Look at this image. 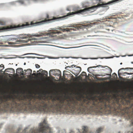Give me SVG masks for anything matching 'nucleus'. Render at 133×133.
Wrapping results in <instances>:
<instances>
[{
    "label": "nucleus",
    "mask_w": 133,
    "mask_h": 133,
    "mask_svg": "<svg viewBox=\"0 0 133 133\" xmlns=\"http://www.w3.org/2000/svg\"><path fill=\"white\" fill-rule=\"evenodd\" d=\"M77 73H79L80 71H81V68L80 67H77Z\"/></svg>",
    "instance_id": "a211bd4d"
},
{
    "label": "nucleus",
    "mask_w": 133,
    "mask_h": 133,
    "mask_svg": "<svg viewBox=\"0 0 133 133\" xmlns=\"http://www.w3.org/2000/svg\"><path fill=\"white\" fill-rule=\"evenodd\" d=\"M6 38V36H2L0 37V40H1L2 42H4Z\"/></svg>",
    "instance_id": "9d476101"
},
{
    "label": "nucleus",
    "mask_w": 133,
    "mask_h": 133,
    "mask_svg": "<svg viewBox=\"0 0 133 133\" xmlns=\"http://www.w3.org/2000/svg\"><path fill=\"white\" fill-rule=\"evenodd\" d=\"M103 128L101 127L98 128L97 131H96V133H100V132L103 131Z\"/></svg>",
    "instance_id": "4468645a"
},
{
    "label": "nucleus",
    "mask_w": 133,
    "mask_h": 133,
    "mask_svg": "<svg viewBox=\"0 0 133 133\" xmlns=\"http://www.w3.org/2000/svg\"><path fill=\"white\" fill-rule=\"evenodd\" d=\"M120 133L119 132V133Z\"/></svg>",
    "instance_id": "37998d69"
},
{
    "label": "nucleus",
    "mask_w": 133,
    "mask_h": 133,
    "mask_svg": "<svg viewBox=\"0 0 133 133\" xmlns=\"http://www.w3.org/2000/svg\"><path fill=\"white\" fill-rule=\"evenodd\" d=\"M24 65H25V63H24Z\"/></svg>",
    "instance_id": "a19ab883"
},
{
    "label": "nucleus",
    "mask_w": 133,
    "mask_h": 133,
    "mask_svg": "<svg viewBox=\"0 0 133 133\" xmlns=\"http://www.w3.org/2000/svg\"><path fill=\"white\" fill-rule=\"evenodd\" d=\"M5 24V22L4 21L0 20V25H4Z\"/></svg>",
    "instance_id": "2eb2a0df"
},
{
    "label": "nucleus",
    "mask_w": 133,
    "mask_h": 133,
    "mask_svg": "<svg viewBox=\"0 0 133 133\" xmlns=\"http://www.w3.org/2000/svg\"><path fill=\"white\" fill-rule=\"evenodd\" d=\"M73 27L74 28H76V29H79L81 28V26H79L77 27H76L75 26H73Z\"/></svg>",
    "instance_id": "aec40b11"
},
{
    "label": "nucleus",
    "mask_w": 133,
    "mask_h": 133,
    "mask_svg": "<svg viewBox=\"0 0 133 133\" xmlns=\"http://www.w3.org/2000/svg\"><path fill=\"white\" fill-rule=\"evenodd\" d=\"M56 71H57V74H55V73H53L52 74L53 75L55 76L57 75V76H59L61 77V72H60V70H58L52 69L50 70L49 71V76H50V75H51V74H50L51 73L53 72H55Z\"/></svg>",
    "instance_id": "20e7f679"
},
{
    "label": "nucleus",
    "mask_w": 133,
    "mask_h": 133,
    "mask_svg": "<svg viewBox=\"0 0 133 133\" xmlns=\"http://www.w3.org/2000/svg\"><path fill=\"white\" fill-rule=\"evenodd\" d=\"M46 18H51L49 16V15L48 14H46Z\"/></svg>",
    "instance_id": "a878e982"
},
{
    "label": "nucleus",
    "mask_w": 133,
    "mask_h": 133,
    "mask_svg": "<svg viewBox=\"0 0 133 133\" xmlns=\"http://www.w3.org/2000/svg\"><path fill=\"white\" fill-rule=\"evenodd\" d=\"M24 71L26 72V75L27 76H29L31 74V72H32L31 70L30 69H27L26 70H25Z\"/></svg>",
    "instance_id": "6e6552de"
},
{
    "label": "nucleus",
    "mask_w": 133,
    "mask_h": 133,
    "mask_svg": "<svg viewBox=\"0 0 133 133\" xmlns=\"http://www.w3.org/2000/svg\"><path fill=\"white\" fill-rule=\"evenodd\" d=\"M82 133H92V132H88V128L87 127L83 126L82 128Z\"/></svg>",
    "instance_id": "423d86ee"
},
{
    "label": "nucleus",
    "mask_w": 133,
    "mask_h": 133,
    "mask_svg": "<svg viewBox=\"0 0 133 133\" xmlns=\"http://www.w3.org/2000/svg\"><path fill=\"white\" fill-rule=\"evenodd\" d=\"M19 130H18V131H17V132H16V133H19Z\"/></svg>",
    "instance_id": "f704fd0d"
},
{
    "label": "nucleus",
    "mask_w": 133,
    "mask_h": 133,
    "mask_svg": "<svg viewBox=\"0 0 133 133\" xmlns=\"http://www.w3.org/2000/svg\"><path fill=\"white\" fill-rule=\"evenodd\" d=\"M18 74H19L20 75H23V72H21V73H18Z\"/></svg>",
    "instance_id": "bb28decb"
},
{
    "label": "nucleus",
    "mask_w": 133,
    "mask_h": 133,
    "mask_svg": "<svg viewBox=\"0 0 133 133\" xmlns=\"http://www.w3.org/2000/svg\"><path fill=\"white\" fill-rule=\"evenodd\" d=\"M23 132V133H24V132H25V130L23 131V132Z\"/></svg>",
    "instance_id": "c9c22d12"
},
{
    "label": "nucleus",
    "mask_w": 133,
    "mask_h": 133,
    "mask_svg": "<svg viewBox=\"0 0 133 133\" xmlns=\"http://www.w3.org/2000/svg\"><path fill=\"white\" fill-rule=\"evenodd\" d=\"M128 133H133V132H128Z\"/></svg>",
    "instance_id": "4c0bfd02"
},
{
    "label": "nucleus",
    "mask_w": 133,
    "mask_h": 133,
    "mask_svg": "<svg viewBox=\"0 0 133 133\" xmlns=\"http://www.w3.org/2000/svg\"><path fill=\"white\" fill-rule=\"evenodd\" d=\"M71 66H72V67H75V65H71Z\"/></svg>",
    "instance_id": "473e14b6"
},
{
    "label": "nucleus",
    "mask_w": 133,
    "mask_h": 133,
    "mask_svg": "<svg viewBox=\"0 0 133 133\" xmlns=\"http://www.w3.org/2000/svg\"><path fill=\"white\" fill-rule=\"evenodd\" d=\"M23 69L21 68H17L16 70V72L17 73H20L22 72H23Z\"/></svg>",
    "instance_id": "1a4fd4ad"
},
{
    "label": "nucleus",
    "mask_w": 133,
    "mask_h": 133,
    "mask_svg": "<svg viewBox=\"0 0 133 133\" xmlns=\"http://www.w3.org/2000/svg\"><path fill=\"white\" fill-rule=\"evenodd\" d=\"M70 30H74V29H69V28H66L65 29H63L62 30H61V31H62V32H65V31H70Z\"/></svg>",
    "instance_id": "ddd939ff"
},
{
    "label": "nucleus",
    "mask_w": 133,
    "mask_h": 133,
    "mask_svg": "<svg viewBox=\"0 0 133 133\" xmlns=\"http://www.w3.org/2000/svg\"><path fill=\"white\" fill-rule=\"evenodd\" d=\"M37 76H41V77L43 75H42V74H41V72H39V73L37 74Z\"/></svg>",
    "instance_id": "412c9836"
},
{
    "label": "nucleus",
    "mask_w": 133,
    "mask_h": 133,
    "mask_svg": "<svg viewBox=\"0 0 133 133\" xmlns=\"http://www.w3.org/2000/svg\"><path fill=\"white\" fill-rule=\"evenodd\" d=\"M101 67L102 68H104V67L103 66H102L100 65H98L96 66L90 67H89V68H88V70H89V69L90 68H96V67Z\"/></svg>",
    "instance_id": "f8f14e48"
},
{
    "label": "nucleus",
    "mask_w": 133,
    "mask_h": 133,
    "mask_svg": "<svg viewBox=\"0 0 133 133\" xmlns=\"http://www.w3.org/2000/svg\"><path fill=\"white\" fill-rule=\"evenodd\" d=\"M33 1H37L38 0H33Z\"/></svg>",
    "instance_id": "58836bf2"
},
{
    "label": "nucleus",
    "mask_w": 133,
    "mask_h": 133,
    "mask_svg": "<svg viewBox=\"0 0 133 133\" xmlns=\"http://www.w3.org/2000/svg\"><path fill=\"white\" fill-rule=\"evenodd\" d=\"M105 75H109V74H105Z\"/></svg>",
    "instance_id": "e433bc0d"
},
{
    "label": "nucleus",
    "mask_w": 133,
    "mask_h": 133,
    "mask_svg": "<svg viewBox=\"0 0 133 133\" xmlns=\"http://www.w3.org/2000/svg\"><path fill=\"white\" fill-rule=\"evenodd\" d=\"M133 70V68H122L121 69H120L119 70H118V74L119 73V71H121V70ZM125 73L127 74V75H131L133 74V72H132V73H128V72H125Z\"/></svg>",
    "instance_id": "39448f33"
},
{
    "label": "nucleus",
    "mask_w": 133,
    "mask_h": 133,
    "mask_svg": "<svg viewBox=\"0 0 133 133\" xmlns=\"http://www.w3.org/2000/svg\"><path fill=\"white\" fill-rule=\"evenodd\" d=\"M12 69V68H8V69H6V70H7L8 69Z\"/></svg>",
    "instance_id": "7c9ffc66"
},
{
    "label": "nucleus",
    "mask_w": 133,
    "mask_h": 133,
    "mask_svg": "<svg viewBox=\"0 0 133 133\" xmlns=\"http://www.w3.org/2000/svg\"><path fill=\"white\" fill-rule=\"evenodd\" d=\"M44 35H45V33L41 32L39 33L38 34H37L36 35H34V36L37 37H39V36H44Z\"/></svg>",
    "instance_id": "9b49d317"
},
{
    "label": "nucleus",
    "mask_w": 133,
    "mask_h": 133,
    "mask_svg": "<svg viewBox=\"0 0 133 133\" xmlns=\"http://www.w3.org/2000/svg\"><path fill=\"white\" fill-rule=\"evenodd\" d=\"M33 72H35V71H33Z\"/></svg>",
    "instance_id": "ea45409f"
},
{
    "label": "nucleus",
    "mask_w": 133,
    "mask_h": 133,
    "mask_svg": "<svg viewBox=\"0 0 133 133\" xmlns=\"http://www.w3.org/2000/svg\"><path fill=\"white\" fill-rule=\"evenodd\" d=\"M65 29L60 28L58 29L60 30V31H61V30H62L63 29Z\"/></svg>",
    "instance_id": "cd10ccee"
},
{
    "label": "nucleus",
    "mask_w": 133,
    "mask_h": 133,
    "mask_svg": "<svg viewBox=\"0 0 133 133\" xmlns=\"http://www.w3.org/2000/svg\"><path fill=\"white\" fill-rule=\"evenodd\" d=\"M18 38L20 39L18 40L16 38H13L9 39L8 40L11 41L8 42V43L9 45L15 44L22 43L23 42H28L29 40V38L24 36H18Z\"/></svg>",
    "instance_id": "7ed1b4c3"
},
{
    "label": "nucleus",
    "mask_w": 133,
    "mask_h": 133,
    "mask_svg": "<svg viewBox=\"0 0 133 133\" xmlns=\"http://www.w3.org/2000/svg\"><path fill=\"white\" fill-rule=\"evenodd\" d=\"M43 75H45L47 76L48 75V72H47L45 70L43 71Z\"/></svg>",
    "instance_id": "dca6fc26"
},
{
    "label": "nucleus",
    "mask_w": 133,
    "mask_h": 133,
    "mask_svg": "<svg viewBox=\"0 0 133 133\" xmlns=\"http://www.w3.org/2000/svg\"><path fill=\"white\" fill-rule=\"evenodd\" d=\"M35 66H36V68H39V65L38 64H36Z\"/></svg>",
    "instance_id": "b1692460"
},
{
    "label": "nucleus",
    "mask_w": 133,
    "mask_h": 133,
    "mask_svg": "<svg viewBox=\"0 0 133 133\" xmlns=\"http://www.w3.org/2000/svg\"><path fill=\"white\" fill-rule=\"evenodd\" d=\"M121 64H122V63H120V65H121Z\"/></svg>",
    "instance_id": "79ce46f5"
},
{
    "label": "nucleus",
    "mask_w": 133,
    "mask_h": 133,
    "mask_svg": "<svg viewBox=\"0 0 133 133\" xmlns=\"http://www.w3.org/2000/svg\"><path fill=\"white\" fill-rule=\"evenodd\" d=\"M62 33L60 31H58L57 30H56L55 31H53L51 33V35L52 36H55V34H61Z\"/></svg>",
    "instance_id": "0eeeda50"
},
{
    "label": "nucleus",
    "mask_w": 133,
    "mask_h": 133,
    "mask_svg": "<svg viewBox=\"0 0 133 133\" xmlns=\"http://www.w3.org/2000/svg\"><path fill=\"white\" fill-rule=\"evenodd\" d=\"M131 101L130 98H120L115 96L111 99L108 97V112L124 116L126 119H131L133 124V103Z\"/></svg>",
    "instance_id": "f257e3e1"
},
{
    "label": "nucleus",
    "mask_w": 133,
    "mask_h": 133,
    "mask_svg": "<svg viewBox=\"0 0 133 133\" xmlns=\"http://www.w3.org/2000/svg\"><path fill=\"white\" fill-rule=\"evenodd\" d=\"M106 29H107V30L109 31H112V26H111L107 28Z\"/></svg>",
    "instance_id": "f3484780"
},
{
    "label": "nucleus",
    "mask_w": 133,
    "mask_h": 133,
    "mask_svg": "<svg viewBox=\"0 0 133 133\" xmlns=\"http://www.w3.org/2000/svg\"><path fill=\"white\" fill-rule=\"evenodd\" d=\"M31 76H32L33 75L36 76V74L35 73H34L32 74H31Z\"/></svg>",
    "instance_id": "c85d7f7f"
},
{
    "label": "nucleus",
    "mask_w": 133,
    "mask_h": 133,
    "mask_svg": "<svg viewBox=\"0 0 133 133\" xmlns=\"http://www.w3.org/2000/svg\"><path fill=\"white\" fill-rule=\"evenodd\" d=\"M82 75L85 76L86 75V73L84 72H82Z\"/></svg>",
    "instance_id": "4be33fe9"
},
{
    "label": "nucleus",
    "mask_w": 133,
    "mask_h": 133,
    "mask_svg": "<svg viewBox=\"0 0 133 133\" xmlns=\"http://www.w3.org/2000/svg\"><path fill=\"white\" fill-rule=\"evenodd\" d=\"M69 68V66H66L65 67V69L66 70H67L68 68Z\"/></svg>",
    "instance_id": "c756f323"
},
{
    "label": "nucleus",
    "mask_w": 133,
    "mask_h": 133,
    "mask_svg": "<svg viewBox=\"0 0 133 133\" xmlns=\"http://www.w3.org/2000/svg\"><path fill=\"white\" fill-rule=\"evenodd\" d=\"M70 133H74L73 131H70Z\"/></svg>",
    "instance_id": "72a5a7b5"
},
{
    "label": "nucleus",
    "mask_w": 133,
    "mask_h": 133,
    "mask_svg": "<svg viewBox=\"0 0 133 133\" xmlns=\"http://www.w3.org/2000/svg\"><path fill=\"white\" fill-rule=\"evenodd\" d=\"M105 67H107L108 68H109V69H108V73L109 74H110L111 73V71H112V70H111V69L109 68L108 66H105Z\"/></svg>",
    "instance_id": "6ab92c4d"
},
{
    "label": "nucleus",
    "mask_w": 133,
    "mask_h": 133,
    "mask_svg": "<svg viewBox=\"0 0 133 133\" xmlns=\"http://www.w3.org/2000/svg\"><path fill=\"white\" fill-rule=\"evenodd\" d=\"M39 126L40 128L38 129H31L29 133H46L48 132L49 133H52L45 120L39 124Z\"/></svg>",
    "instance_id": "f03ea898"
},
{
    "label": "nucleus",
    "mask_w": 133,
    "mask_h": 133,
    "mask_svg": "<svg viewBox=\"0 0 133 133\" xmlns=\"http://www.w3.org/2000/svg\"><path fill=\"white\" fill-rule=\"evenodd\" d=\"M18 2L22 4H23V1L22 0H19L18 1Z\"/></svg>",
    "instance_id": "5701e85b"
},
{
    "label": "nucleus",
    "mask_w": 133,
    "mask_h": 133,
    "mask_svg": "<svg viewBox=\"0 0 133 133\" xmlns=\"http://www.w3.org/2000/svg\"><path fill=\"white\" fill-rule=\"evenodd\" d=\"M43 71V70H42V69H39V70L38 71H37V72H42V71Z\"/></svg>",
    "instance_id": "393cba45"
},
{
    "label": "nucleus",
    "mask_w": 133,
    "mask_h": 133,
    "mask_svg": "<svg viewBox=\"0 0 133 133\" xmlns=\"http://www.w3.org/2000/svg\"><path fill=\"white\" fill-rule=\"evenodd\" d=\"M114 75V76H117V74H116L114 73L113 74V75Z\"/></svg>",
    "instance_id": "2f4dec72"
}]
</instances>
